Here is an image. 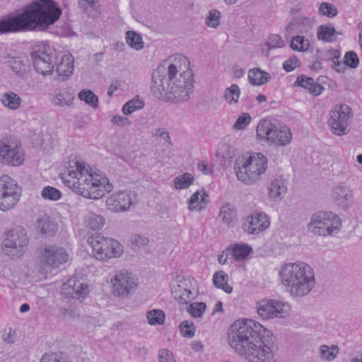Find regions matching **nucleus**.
<instances>
[{"instance_id":"f257e3e1","label":"nucleus","mask_w":362,"mask_h":362,"mask_svg":"<svg viewBox=\"0 0 362 362\" xmlns=\"http://www.w3.org/2000/svg\"><path fill=\"white\" fill-rule=\"evenodd\" d=\"M194 82L189 59L182 54H176L153 71L151 90L156 96L164 94L179 103L189 98Z\"/></svg>"},{"instance_id":"f03ea898","label":"nucleus","mask_w":362,"mask_h":362,"mask_svg":"<svg viewBox=\"0 0 362 362\" xmlns=\"http://www.w3.org/2000/svg\"><path fill=\"white\" fill-rule=\"evenodd\" d=\"M263 330V326L253 320H237L228 332L229 345L249 362H269L274 354L272 348L262 341Z\"/></svg>"},{"instance_id":"7ed1b4c3","label":"nucleus","mask_w":362,"mask_h":362,"mask_svg":"<svg viewBox=\"0 0 362 362\" xmlns=\"http://www.w3.org/2000/svg\"><path fill=\"white\" fill-rule=\"evenodd\" d=\"M63 183L75 193L90 199H98L113 189L105 175L94 172L79 158H69L66 172L62 175Z\"/></svg>"},{"instance_id":"20e7f679","label":"nucleus","mask_w":362,"mask_h":362,"mask_svg":"<svg viewBox=\"0 0 362 362\" xmlns=\"http://www.w3.org/2000/svg\"><path fill=\"white\" fill-rule=\"evenodd\" d=\"M279 276L286 291L294 298L308 296L315 285L314 269L304 262L284 264L281 268Z\"/></svg>"},{"instance_id":"39448f33","label":"nucleus","mask_w":362,"mask_h":362,"mask_svg":"<svg viewBox=\"0 0 362 362\" xmlns=\"http://www.w3.org/2000/svg\"><path fill=\"white\" fill-rule=\"evenodd\" d=\"M22 13L27 30H42L58 21L62 11L52 0H35Z\"/></svg>"},{"instance_id":"423d86ee","label":"nucleus","mask_w":362,"mask_h":362,"mask_svg":"<svg viewBox=\"0 0 362 362\" xmlns=\"http://www.w3.org/2000/svg\"><path fill=\"white\" fill-rule=\"evenodd\" d=\"M267 168V158L262 153H252L235 168L236 177L246 185H252L262 178Z\"/></svg>"},{"instance_id":"0eeeda50","label":"nucleus","mask_w":362,"mask_h":362,"mask_svg":"<svg viewBox=\"0 0 362 362\" xmlns=\"http://www.w3.org/2000/svg\"><path fill=\"white\" fill-rule=\"evenodd\" d=\"M88 243L92 248L94 258L103 262L119 258L124 254V246L120 242L115 238L105 237L101 233L90 236Z\"/></svg>"},{"instance_id":"6e6552de","label":"nucleus","mask_w":362,"mask_h":362,"mask_svg":"<svg viewBox=\"0 0 362 362\" xmlns=\"http://www.w3.org/2000/svg\"><path fill=\"white\" fill-rule=\"evenodd\" d=\"M257 138L270 146H286L291 144L293 134L286 125H277L269 119H261L257 127Z\"/></svg>"},{"instance_id":"1a4fd4ad","label":"nucleus","mask_w":362,"mask_h":362,"mask_svg":"<svg viewBox=\"0 0 362 362\" xmlns=\"http://www.w3.org/2000/svg\"><path fill=\"white\" fill-rule=\"evenodd\" d=\"M341 220L332 212L318 211L312 215L308 230L317 236L337 234L341 229Z\"/></svg>"},{"instance_id":"9d476101","label":"nucleus","mask_w":362,"mask_h":362,"mask_svg":"<svg viewBox=\"0 0 362 362\" xmlns=\"http://www.w3.org/2000/svg\"><path fill=\"white\" fill-rule=\"evenodd\" d=\"M29 243L26 231L22 228L11 230L6 233L1 243L2 254L10 259L21 257Z\"/></svg>"},{"instance_id":"9b49d317","label":"nucleus","mask_w":362,"mask_h":362,"mask_svg":"<svg viewBox=\"0 0 362 362\" xmlns=\"http://www.w3.org/2000/svg\"><path fill=\"white\" fill-rule=\"evenodd\" d=\"M353 116L351 108L346 104L336 105L332 107L329 112L327 120L331 132L338 136L348 134Z\"/></svg>"},{"instance_id":"f8f14e48","label":"nucleus","mask_w":362,"mask_h":362,"mask_svg":"<svg viewBox=\"0 0 362 362\" xmlns=\"http://www.w3.org/2000/svg\"><path fill=\"white\" fill-rule=\"evenodd\" d=\"M110 283L112 295L122 298H126L133 293L139 285L136 276L125 269L117 271Z\"/></svg>"},{"instance_id":"ddd939ff","label":"nucleus","mask_w":362,"mask_h":362,"mask_svg":"<svg viewBox=\"0 0 362 362\" xmlns=\"http://www.w3.org/2000/svg\"><path fill=\"white\" fill-rule=\"evenodd\" d=\"M171 293L180 304H189L198 294L196 281L189 276L177 277L171 284Z\"/></svg>"},{"instance_id":"4468645a","label":"nucleus","mask_w":362,"mask_h":362,"mask_svg":"<svg viewBox=\"0 0 362 362\" xmlns=\"http://www.w3.org/2000/svg\"><path fill=\"white\" fill-rule=\"evenodd\" d=\"M21 189L16 180L8 175L0 177V210L13 209L20 199Z\"/></svg>"},{"instance_id":"2eb2a0df","label":"nucleus","mask_w":362,"mask_h":362,"mask_svg":"<svg viewBox=\"0 0 362 362\" xmlns=\"http://www.w3.org/2000/svg\"><path fill=\"white\" fill-rule=\"evenodd\" d=\"M33 66L42 76L50 75L56 64V52L53 47L43 44L42 48L32 54Z\"/></svg>"},{"instance_id":"dca6fc26","label":"nucleus","mask_w":362,"mask_h":362,"mask_svg":"<svg viewBox=\"0 0 362 362\" xmlns=\"http://www.w3.org/2000/svg\"><path fill=\"white\" fill-rule=\"evenodd\" d=\"M257 311L263 320L274 317L284 318L290 315L291 307L287 303L282 301L263 299L257 303Z\"/></svg>"},{"instance_id":"f3484780","label":"nucleus","mask_w":362,"mask_h":362,"mask_svg":"<svg viewBox=\"0 0 362 362\" xmlns=\"http://www.w3.org/2000/svg\"><path fill=\"white\" fill-rule=\"evenodd\" d=\"M24 160V153L17 144L6 140L0 141V163L16 167Z\"/></svg>"},{"instance_id":"a211bd4d","label":"nucleus","mask_w":362,"mask_h":362,"mask_svg":"<svg viewBox=\"0 0 362 362\" xmlns=\"http://www.w3.org/2000/svg\"><path fill=\"white\" fill-rule=\"evenodd\" d=\"M69 258V255L66 250L56 245L45 246L40 253L41 262L53 268H57L61 264L66 263Z\"/></svg>"},{"instance_id":"6ab92c4d","label":"nucleus","mask_w":362,"mask_h":362,"mask_svg":"<svg viewBox=\"0 0 362 362\" xmlns=\"http://www.w3.org/2000/svg\"><path fill=\"white\" fill-rule=\"evenodd\" d=\"M135 199L134 193L124 190L112 194L106 199L107 209L112 212L119 213L129 209Z\"/></svg>"},{"instance_id":"aec40b11","label":"nucleus","mask_w":362,"mask_h":362,"mask_svg":"<svg viewBox=\"0 0 362 362\" xmlns=\"http://www.w3.org/2000/svg\"><path fill=\"white\" fill-rule=\"evenodd\" d=\"M62 293L66 297L85 298L88 293V284L76 276L69 278L62 286Z\"/></svg>"},{"instance_id":"412c9836","label":"nucleus","mask_w":362,"mask_h":362,"mask_svg":"<svg viewBox=\"0 0 362 362\" xmlns=\"http://www.w3.org/2000/svg\"><path fill=\"white\" fill-rule=\"evenodd\" d=\"M269 224V219L265 214L257 213L245 218L243 229L248 234L255 235L266 230Z\"/></svg>"},{"instance_id":"4be33fe9","label":"nucleus","mask_w":362,"mask_h":362,"mask_svg":"<svg viewBox=\"0 0 362 362\" xmlns=\"http://www.w3.org/2000/svg\"><path fill=\"white\" fill-rule=\"evenodd\" d=\"M27 30L23 13L0 19V35Z\"/></svg>"},{"instance_id":"5701e85b","label":"nucleus","mask_w":362,"mask_h":362,"mask_svg":"<svg viewBox=\"0 0 362 362\" xmlns=\"http://www.w3.org/2000/svg\"><path fill=\"white\" fill-rule=\"evenodd\" d=\"M267 189L269 199L280 201L287 192V182L281 175L275 177L268 184Z\"/></svg>"},{"instance_id":"b1692460","label":"nucleus","mask_w":362,"mask_h":362,"mask_svg":"<svg viewBox=\"0 0 362 362\" xmlns=\"http://www.w3.org/2000/svg\"><path fill=\"white\" fill-rule=\"evenodd\" d=\"M332 196L334 202L342 209H347L353 204V192L348 187L337 186Z\"/></svg>"},{"instance_id":"393cba45","label":"nucleus","mask_w":362,"mask_h":362,"mask_svg":"<svg viewBox=\"0 0 362 362\" xmlns=\"http://www.w3.org/2000/svg\"><path fill=\"white\" fill-rule=\"evenodd\" d=\"M75 93L70 87L56 90L52 99L54 105L59 107L71 106L74 103Z\"/></svg>"},{"instance_id":"a878e982","label":"nucleus","mask_w":362,"mask_h":362,"mask_svg":"<svg viewBox=\"0 0 362 362\" xmlns=\"http://www.w3.org/2000/svg\"><path fill=\"white\" fill-rule=\"evenodd\" d=\"M74 69V59L71 53H65L57 64L56 71L62 80L66 79L72 75Z\"/></svg>"},{"instance_id":"bb28decb","label":"nucleus","mask_w":362,"mask_h":362,"mask_svg":"<svg viewBox=\"0 0 362 362\" xmlns=\"http://www.w3.org/2000/svg\"><path fill=\"white\" fill-rule=\"evenodd\" d=\"M208 194L204 190H198L194 192L188 201V209L189 211H201L206 209Z\"/></svg>"},{"instance_id":"cd10ccee","label":"nucleus","mask_w":362,"mask_h":362,"mask_svg":"<svg viewBox=\"0 0 362 362\" xmlns=\"http://www.w3.org/2000/svg\"><path fill=\"white\" fill-rule=\"evenodd\" d=\"M295 86H300L305 89H307L310 93L318 95L322 93L323 87L316 83L313 78L306 77L305 76H300L297 78L294 83Z\"/></svg>"},{"instance_id":"c85d7f7f","label":"nucleus","mask_w":362,"mask_h":362,"mask_svg":"<svg viewBox=\"0 0 362 362\" xmlns=\"http://www.w3.org/2000/svg\"><path fill=\"white\" fill-rule=\"evenodd\" d=\"M247 78L251 84L262 86L269 81L271 75L259 68H253L249 70Z\"/></svg>"},{"instance_id":"c756f323","label":"nucleus","mask_w":362,"mask_h":362,"mask_svg":"<svg viewBox=\"0 0 362 362\" xmlns=\"http://www.w3.org/2000/svg\"><path fill=\"white\" fill-rule=\"evenodd\" d=\"M10 69L21 78H24L28 73V65L26 61L21 57H11L7 61Z\"/></svg>"},{"instance_id":"7c9ffc66","label":"nucleus","mask_w":362,"mask_h":362,"mask_svg":"<svg viewBox=\"0 0 362 362\" xmlns=\"http://www.w3.org/2000/svg\"><path fill=\"white\" fill-rule=\"evenodd\" d=\"M236 209L233 204H226L220 208L218 217L224 224L231 226L236 220Z\"/></svg>"},{"instance_id":"2f4dec72","label":"nucleus","mask_w":362,"mask_h":362,"mask_svg":"<svg viewBox=\"0 0 362 362\" xmlns=\"http://www.w3.org/2000/svg\"><path fill=\"white\" fill-rule=\"evenodd\" d=\"M35 228L38 232L46 235H52L57 230V226L47 216L39 218Z\"/></svg>"},{"instance_id":"473e14b6","label":"nucleus","mask_w":362,"mask_h":362,"mask_svg":"<svg viewBox=\"0 0 362 362\" xmlns=\"http://www.w3.org/2000/svg\"><path fill=\"white\" fill-rule=\"evenodd\" d=\"M252 251V247L247 244H235L230 250H228L233 258L236 261L245 259Z\"/></svg>"},{"instance_id":"72a5a7b5","label":"nucleus","mask_w":362,"mask_h":362,"mask_svg":"<svg viewBox=\"0 0 362 362\" xmlns=\"http://www.w3.org/2000/svg\"><path fill=\"white\" fill-rule=\"evenodd\" d=\"M337 32L334 28L327 25H322L317 28V38L319 40L332 42L336 40Z\"/></svg>"},{"instance_id":"f704fd0d","label":"nucleus","mask_w":362,"mask_h":362,"mask_svg":"<svg viewBox=\"0 0 362 362\" xmlns=\"http://www.w3.org/2000/svg\"><path fill=\"white\" fill-rule=\"evenodd\" d=\"M1 100L5 107L11 110H16L21 105V98L16 93L9 91L2 95Z\"/></svg>"},{"instance_id":"c9c22d12","label":"nucleus","mask_w":362,"mask_h":362,"mask_svg":"<svg viewBox=\"0 0 362 362\" xmlns=\"http://www.w3.org/2000/svg\"><path fill=\"white\" fill-rule=\"evenodd\" d=\"M85 223L88 228L91 230H100L102 228L105 223V218L99 214L95 213H89L85 217Z\"/></svg>"},{"instance_id":"e433bc0d","label":"nucleus","mask_w":362,"mask_h":362,"mask_svg":"<svg viewBox=\"0 0 362 362\" xmlns=\"http://www.w3.org/2000/svg\"><path fill=\"white\" fill-rule=\"evenodd\" d=\"M228 275L223 271L216 272L213 276L214 284L217 288L223 289L227 293H230L233 288L228 284Z\"/></svg>"},{"instance_id":"4c0bfd02","label":"nucleus","mask_w":362,"mask_h":362,"mask_svg":"<svg viewBox=\"0 0 362 362\" xmlns=\"http://www.w3.org/2000/svg\"><path fill=\"white\" fill-rule=\"evenodd\" d=\"M144 104V101L139 95H136L123 105L122 112L126 115H130L136 110L142 109Z\"/></svg>"},{"instance_id":"58836bf2","label":"nucleus","mask_w":362,"mask_h":362,"mask_svg":"<svg viewBox=\"0 0 362 362\" xmlns=\"http://www.w3.org/2000/svg\"><path fill=\"white\" fill-rule=\"evenodd\" d=\"M240 95L239 86L237 84H232L226 88L223 97L229 105H234L238 103Z\"/></svg>"},{"instance_id":"ea45409f","label":"nucleus","mask_w":362,"mask_h":362,"mask_svg":"<svg viewBox=\"0 0 362 362\" xmlns=\"http://www.w3.org/2000/svg\"><path fill=\"white\" fill-rule=\"evenodd\" d=\"M126 41L129 47L136 50H140L144 47L141 36L134 31L127 32Z\"/></svg>"},{"instance_id":"a19ab883","label":"nucleus","mask_w":362,"mask_h":362,"mask_svg":"<svg viewBox=\"0 0 362 362\" xmlns=\"http://www.w3.org/2000/svg\"><path fill=\"white\" fill-rule=\"evenodd\" d=\"M146 319L151 325H161L165 322V315L161 310L153 309L147 312Z\"/></svg>"},{"instance_id":"79ce46f5","label":"nucleus","mask_w":362,"mask_h":362,"mask_svg":"<svg viewBox=\"0 0 362 362\" xmlns=\"http://www.w3.org/2000/svg\"><path fill=\"white\" fill-rule=\"evenodd\" d=\"M78 98L80 100L83 101L92 107L96 108L98 106V98L90 90H81L78 94Z\"/></svg>"},{"instance_id":"37998d69","label":"nucleus","mask_w":362,"mask_h":362,"mask_svg":"<svg viewBox=\"0 0 362 362\" xmlns=\"http://www.w3.org/2000/svg\"><path fill=\"white\" fill-rule=\"evenodd\" d=\"M221 14L217 9H211L205 18V24L207 27L217 29L221 23Z\"/></svg>"},{"instance_id":"c03bdc74","label":"nucleus","mask_w":362,"mask_h":362,"mask_svg":"<svg viewBox=\"0 0 362 362\" xmlns=\"http://www.w3.org/2000/svg\"><path fill=\"white\" fill-rule=\"evenodd\" d=\"M194 181L193 176L188 173H184L174 179V186L177 189H186L189 187Z\"/></svg>"},{"instance_id":"a18cd8bd","label":"nucleus","mask_w":362,"mask_h":362,"mask_svg":"<svg viewBox=\"0 0 362 362\" xmlns=\"http://www.w3.org/2000/svg\"><path fill=\"white\" fill-rule=\"evenodd\" d=\"M290 46L293 50L304 52L308 49L310 42L303 36L297 35L292 38Z\"/></svg>"},{"instance_id":"49530a36","label":"nucleus","mask_w":362,"mask_h":362,"mask_svg":"<svg viewBox=\"0 0 362 362\" xmlns=\"http://www.w3.org/2000/svg\"><path fill=\"white\" fill-rule=\"evenodd\" d=\"M206 309V305L202 302H194L187 307V311L193 317H202Z\"/></svg>"},{"instance_id":"de8ad7c7","label":"nucleus","mask_w":362,"mask_h":362,"mask_svg":"<svg viewBox=\"0 0 362 362\" xmlns=\"http://www.w3.org/2000/svg\"><path fill=\"white\" fill-rule=\"evenodd\" d=\"M339 352L338 347L332 346L331 347L322 345L320 348V357L324 360L333 361Z\"/></svg>"},{"instance_id":"09e8293b","label":"nucleus","mask_w":362,"mask_h":362,"mask_svg":"<svg viewBox=\"0 0 362 362\" xmlns=\"http://www.w3.org/2000/svg\"><path fill=\"white\" fill-rule=\"evenodd\" d=\"M41 196L45 199L57 201L61 198L62 193L54 187L47 186L41 191Z\"/></svg>"},{"instance_id":"8fccbe9b","label":"nucleus","mask_w":362,"mask_h":362,"mask_svg":"<svg viewBox=\"0 0 362 362\" xmlns=\"http://www.w3.org/2000/svg\"><path fill=\"white\" fill-rule=\"evenodd\" d=\"M319 13L328 18H333L337 15L338 10L334 4L322 2L319 7Z\"/></svg>"},{"instance_id":"3c124183","label":"nucleus","mask_w":362,"mask_h":362,"mask_svg":"<svg viewBox=\"0 0 362 362\" xmlns=\"http://www.w3.org/2000/svg\"><path fill=\"white\" fill-rule=\"evenodd\" d=\"M180 331L184 337L192 338L195 334V327L192 322L185 320L180 324Z\"/></svg>"},{"instance_id":"603ef678","label":"nucleus","mask_w":362,"mask_h":362,"mask_svg":"<svg viewBox=\"0 0 362 362\" xmlns=\"http://www.w3.org/2000/svg\"><path fill=\"white\" fill-rule=\"evenodd\" d=\"M59 315L63 318H72L78 316L80 311L74 305L63 306L59 309Z\"/></svg>"},{"instance_id":"864d4df0","label":"nucleus","mask_w":362,"mask_h":362,"mask_svg":"<svg viewBox=\"0 0 362 362\" xmlns=\"http://www.w3.org/2000/svg\"><path fill=\"white\" fill-rule=\"evenodd\" d=\"M266 47L268 49H272L276 48H281L284 47L285 44L281 37L278 35H270L265 42Z\"/></svg>"},{"instance_id":"5fc2aeb1","label":"nucleus","mask_w":362,"mask_h":362,"mask_svg":"<svg viewBox=\"0 0 362 362\" xmlns=\"http://www.w3.org/2000/svg\"><path fill=\"white\" fill-rule=\"evenodd\" d=\"M250 115L247 112L243 113L235 122L233 127L237 130H242L250 124Z\"/></svg>"},{"instance_id":"6e6d98bb","label":"nucleus","mask_w":362,"mask_h":362,"mask_svg":"<svg viewBox=\"0 0 362 362\" xmlns=\"http://www.w3.org/2000/svg\"><path fill=\"white\" fill-rule=\"evenodd\" d=\"M131 243L134 247H141L146 246L149 243V240L143 235L134 234L131 237Z\"/></svg>"},{"instance_id":"4d7b16f0","label":"nucleus","mask_w":362,"mask_h":362,"mask_svg":"<svg viewBox=\"0 0 362 362\" xmlns=\"http://www.w3.org/2000/svg\"><path fill=\"white\" fill-rule=\"evenodd\" d=\"M344 63L351 68H356L359 63V59L356 54L354 52H348L344 56Z\"/></svg>"},{"instance_id":"13d9d810","label":"nucleus","mask_w":362,"mask_h":362,"mask_svg":"<svg viewBox=\"0 0 362 362\" xmlns=\"http://www.w3.org/2000/svg\"><path fill=\"white\" fill-rule=\"evenodd\" d=\"M151 135L153 137L163 139V141L170 143L169 132L165 128H156L152 130Z\"/></svg>"},{"instance_id":"bf43d9fd","label":"nucleus","mask_w":362,"mask_h":362,"mask_svg":"<svg viewBox=\"0 0 362 362\" xmlns=\"http://www.w3.org/2000/svg\"><path fill=\"white\" fill-rule=\"evenodd\" d=\"M40 362H70L66 359L64 358L61 356H59L56 354H45Z\"/></svg>"},{"instance_id":"052dcab7","label":"nucleus","mask_w":362,"mask_h":362,"mask_svg":"<svg viewBox=\"0 0 362 362\" xmlns=\"http://www.w3.org/2000/svg\"><path fill=\"white\" fill-rule=\"evenodd\" d=\"M299 65L300 62L298 59L295 56L291 57L285 61L283 64L284 69L288 72L293 71Z\"/></svg>"},{"instance_id":"680f3d73","label":"nucleus","mask_w":362,"mask_h":362,"mask_svg":"<svg viewBox=\"0 0 362 362\" xmlns=\"http://www.w3.org/2000/svg\"><path fill=\"white\" fill-rule=\"evenodd\" d=\"M159 361L160 362H176L173 353L166 349H161L159 351Z\"/></svg>"},{"instance_id":"e2e57ef3","label":"nucleus","mask_w":362,"mask_h":362,"mask_svg":"<svg viewBox=\"0 0 362 362\" xmlns=\"http://www.w3.org/2000/svg\"><path fill=\"white\" fill-rule=\"evenodd\" d=\"M111 122L120 127H127L131 124V121L127 117L122 115H115L112 117Z\"/></svg>"},{"instance_id":"0e129e2a","label":"nucleus","mask_w":362,"mask_h":362,"mask_svg":"<svg viewBox=\"0 0 362 362\" xmlns=\"http://www.w3.org/2000/svg\"><path fill=\"white\" fill-rule=\"evenodd\" d=\"M98 1L99 0H79L78 3L82 8L87 11L89 8H94Z\"/></svg>"},{"instance_id":"69168bd1","label":"nucleus","mask_w":362,"mask_h":362,"mask_svg":"<svg viewBox=\"0 0 362 362\" xmlns=\"http://www.w3.org/2000/svg\"><path fill=\"white\" fill-rule=\"evenodd\" d=\"M199 170L204 174L209 175L211 173V168H209L207 163L204 161L200 162L198 165Z\"/></svg>"},{"instance_id":"338daca9","label":"nucleus","mask_w":362,"mask_h":362,"mask_svg":"<svg viewBox=\"0 0 362 362\" xmlns=\"http://www.w3.org/2000/svg\"><path fill=\"white\" fill-rule=\"evenodd\" d=\"M191 347L196 351H199L202 349L203 345L199 341H194L191 344Z\"/></svg>"},{"instance_id":"774afa93","label":"nucleus","mask_w":362,"mask_h":362,"mask_svg":"<svg viewBox=\"0 0 362 362\" xmlns=\"http://www.w3.org/2000/svg\"><path fill=\"white\" fill-rule=\"evenodd\" d=\"M230 254V252L226 251L223 252L221 255H220L218 257V262L220 264H226L227 262L228 255Z\"/></svg>"}]
</instances>
